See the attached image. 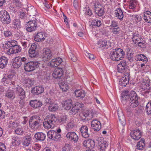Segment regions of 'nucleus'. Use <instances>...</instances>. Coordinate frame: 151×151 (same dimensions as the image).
<instances>
[{
	"mask_svg": "<svg viewBox=\"0 0 151 151\" xmlns=\"http://www.w3.org/2000/svg\"><path fill=\"white\" fill-rule=\"evenodd\" d=\"M121 100L124 104H128L126 110L132 112V109L137 107L139 104L138 97L136 92L134 91L129 92L128 91H123L122 93Z\"/></svg>",
	"mask_w": 151,
	"mask_h": 151,
	"instance_id": "1",
	"label": "nucleus"
},
{
	"mask_svg": "<svg viewBox=\"0 0 151 151\" xmlns=\"http://www.w3.org/2000/svg\"><path fill=\"white\" fill-rule=\"evenodd\" d=\"M124 55L125 53L123 50L118 48L113 49L111 51L109 56L111 60L117 61L123 58Z\"/></svg>",
	"mask_w": 151,
	"mask_h": 151,
	"instance_id": "2",
	"label": "nucleus"
},
{
	"mask_svg": "<svg viewBox=\"0 0 151 151\" xmlns=\"http://www.w3.org/2000/svg\"><path fill=\"white\" fill-rule=\"evenodd\" d=\"M56 117L52 114L48 115L44 119L43 122V127L47 129L53 128L55 124Z\"/></svg>",
	"mask_w": 151,
	"mask_h": 151,
	"instance_id": "3",
	"label": "nucleus"
},
{
	"mask_svg": "<svg viewBox=\"0 0 151 151\" xmlns=\"http://www.w3.org/2000/svg\"><path fill=\"white\" fill-rule=\"evenodd\" d=\"M42 120L39 116L36 115L31 116L29 120V125L34 130L39 129L41 126Z\"/></svg>",
	"mask_w": 151,
	"mask_h": 151,
	"instance_id": "4",
	"label": "nucleus"
},
{
	"mask_svg": "<svg viewBox=\"0 0 151 151\" xmlns=\"http://www.w3.org/2000/svg\"><path fill=\"white\" fill-rule=\"evenodd\" d=\"M24 69L27 72H31L35 70L38 65V63L37 62L30 61L24 63Z\"/></svg>",
	"mask_w": 151,
	"mask_h": 151,
	"instance_id": "5",
	"label": "nucleus"
},
{
	"mask_svg": "<svg viewBox=\"0 0 151 151\" xmlns=\"http://www.w3.org/2000/svg\"><path fill=\"white\" fill-rule=\"evenodd\" d=\"M27 60L24 57L22 58L20 56L17 57L14 59L12 65L14 68H18L22 64L24 63Z\"/></svg>",
	"mask_w": 151,
	"mask_h": 151,
	"instance_id": "6",
	"label": "nucleus"
},
{
	"mask_svg": "<svg viewBox=\"0 0 151 151\" xmlns=\"http://www.w3.org/2000/svg\"><path fill=\"white\" fill-rule=\"evenodd\" d=\"M94 10L97 15L99 17L103 16L104 13L103 6L99 2H96L94 4Z\"/></svg>",
	"mask_w": 151,
	"mask_h": 151,
	"instance_id": "7",
	"label": "nucleus"
},
{
	"mask_svg": "<svg viewBox=\"0 0 151 151\" xmlns=\"http://www.w3.org/2000/svg\"><path fill=\"white\" fill-rule=\"evenodd\" d=\"M48 137L54 141L58 140L61 138L60 134L53 130H50L47 133Z\"/></svg>",
	"mask_w": 151,
	"mask_h": 151,
	"instance_id": "8",
	"label": "nucleus"
},
{
	"mask_svg": "<svg viewBox=\"0 0 151 151\" xmlns=\"http://www.w3.org/2000/svg\"><path fill=\"white\" fill-rule=\"evenodd\" d=\"M26 30L27 31L31 32L35 30L37 27L36 22L35 20L30 21L26 24Z\"/></svg>",
	"mask_w": 151,
	"mask_h": 151,
	"instance_id": "9",
	"label": "nucleus"
},
{
	"mask_svg": "<svg viewBox=\"0 0 151 151\" xmlns=\"http://www.w3.org/2000/svg\"><path fill=\"white\" fill-rule=\"evenodd\" d=\"M66 137L74 143H77L79 139L78 135L73 132H68L66 135Z\"/></svg>",
	"mask_w": 151,
	"mask_h": 151,
	"instance_id": "10",
	"label": "nucleus"
},
{
	"mask_svg": "<svg viewBox=\"0 0 151 151\" xmlns=\"http://www.w3.org/2000/svg\"><path fill=\"white\" fill-rule=\"evenodd\" d=\"M36 48L37 45L35 44L34 43L31 45L29 50V56L30 57L35 58L38 55V53L36 51Z\"/></svg>",
	"mask_w": 151,
	"mask_h": 151,
	"instance_id": "11",
	"label": "nucleus"
},
{
	"mask_svg": "<svg viewBox=\"0 0 151 151\" xmlns=\"http://www.w3.org/2000/svg\"><path fill=\"white\" fill-rule=\"evenodd\" d=\"M144 80L143 81L142 83L141 87L142 89H144V91H145L144 93H148L150 92V80L148 79Z\"/></svg>",
	"mask_w": 151,
	"mask_h": 151,
	"instance_id": "12",
	"label": "nucleus"
},
{
	"mask_svg": "<svg viewBox=\"0 0 151 151\" xmlns=\"http://www.w3.org/2000/svg\"><path fill=\"white\" fill-rule=\"evenodd\" d=\"M83 106V104L79 103H76L75 105L73 106L71 110L70 111V113L74 115L78 113L80 110L81 108H82Z\"/></svg>",
	"mask_w": 151,
	"mask_h": 151,
	"instance_id": "13",
	"label": "nucleus"
},
{
	"mask_svg": "<svg viewBox=\"0 0 151 151\" xmlns=\"http://www.w3.org/2000/svg\"><path fill=\"white\" fill-rule=\"evenodd\" d=\"M131 136L134 139L138 140L141 137L142 133L139 129H135L131 132Z\"/></svg>",
	"mask_w": 151,
	"mask_h": 151,
	"instance_id": "14",
	"label": "nucleus"
},
{
	"mask_svg": "<svg viewBox=\"0 0 151 151\" xmlns=\"http://www.w3.org/2000/svg\"><path fill=\"white\" fill-rule=\"evenodd\" d=\"M80 130L82 137L85 138L88 137L90 134L88 132V127L86 125H82L80 129Z\"/></svg>",
	"mask_w": 151,
	"mask_h": 151,
	"instance_id": "15",
	"label": "nucleus"
},
{
	"mask_svg": "<svg viewBox=\"0 0 151 151\" xmlns=\"http://www.w3.org/2000/svg\"><path fill=\"white\" fill-rule=\"evenodd\" d=\"M62 62V59L58 57L52 60L49 63V65L51 67H57L61 64Z\"/></svg>",
	"mask_w": 151,
	"mask_h": 151,
	"instance_id": "16",
	"label": "nucleus"
},
{
	"mask_svg": "<svg viewBox=\"0 0 151 151\" xmlns=\"http://www.w3.org/2000/svg\"><path fill=\"white\" fill-rule=\"evenodd\" d=\"M15 89L17 94L20 99H24L25 98V93L22 88L18 86L16 87Z\"/></svg>",
	"mask_w": 151,
	"mask_h": 151,
	"instance_id": "17",
	"label": "nucleus"
},
{
	"mask_svg": "<svg viewBox=\"0 0 151 151\" xmlns=\"http://www.w3.org/2000/svg\"><path fill=\"white\" fill-rule=\"evenodd\" d=\"M21 50V47L17 45L13 48H10L7 51V53L8 55L16 54L20 52Z\"/></svg>",
	"mask_w": 151,
	"mask_h": 151,
	"instance_id": "18",
	"label": "nucleus"
},
{
	"mask_svg": "<svg viewBox=\"0 0 151 151\" xmlns=\"http://www.w3.org/2000/svg\"><path fill=\"white\" fill-rule=\"evenodd\" d=\"M128 67H124L117 66V70L119 73H120L124 75L125 76H130L129 70Z\"/></svg>",
	"mask_w": 151,
	"mask_h": 151,
	"instance_id": "19",
	"label": "nucleus"
},
{
	"mask_svg": "<svg viewBox=\"0 0 151 151\" xmlns=\"http://www.w3.org/2000/svg\"><path fill=\"white\" fill-rule=\"evenodd\" d=\"M91 127L94 131H98L101 128L100 122L97 120H93L91 122Z\"/></svg>",
	"mask_w": 151,
	"mask_h": 151,
	"instance_id": "20",
	"label": "nucleus"
},
{
	"mask_svg": "<svg viewBox=\"0 0 151 151\" xmlns=\"http://www.w3.org/2000/svg\"><path fill=\"white\" fill-rule=\"evenodd\" d=\"M83 144L84 147L88 148H92L95 145L94 141L91 139L85 140L83 141Z\"/></svg>",
	"mask_w": 151,
	"mask_h": 151,
	"instance_id": "21",
	"label": "nucleus"
},
{
	"mask_svg": "<svg viewBox=\"0 0 151 151\" xmlns=\"http://www.w3.org/2000/svg\"><path fill=\"white\" fill-rule=\"evenodd\" d=\"M63 74V72L62 68H57L54 70L52 75L54 78L59 79L62 76Z\"/></svg>",
	"mask_w": 151,
	"mask_h": 151,
	"instance_id": "22",
	"label": "nucleus"
},
{
	"mask_svg": "<svg viewBox=\"0 0 151 151\" xmlns=\"http://www.w3.org/2000/svg\"><path fill=\"white\" fill-rule=\"evenodd\" d=\"M14 77V75L12 74L6 76L4 77L3 78V81L4 83H7L10 85H15V82L12 81Z\"/></svg>",
	"mask_w": 151,
	"mask_h": 151,
	"instance_id": "23",
	"label": "nucleus"
},
{
	"mask_svg": "<svg viewBox=\"0 0 151 151\" xmlns=\"http://www.w3.org/2000/svg\"><path fill=\"white\" fill-rule=\"evenodd\" d=\"M44 91V88L42 86H36L31 91V92L35 95H39L42 93Z\"/></svg>",
	"mask_w": 151,
	"mask_h": 151,
	"instance_id": "24",
	"label": "nucleus"
},
{
	"mask_svg": "<svg viewBox=\"0 0 151 151\" xmlns=\"http://www.w3.org/2000/svg\"><path fill=\"white\" fill-rule=\"evenodd\" d=\"M76 121L75 119H72L70 120L66 127V129L67 131L71 129H73L77 126Z\"/></svg>",
	"mask_w": 151,
	"mask_h": 151,
	"instance_id": "25",
	"label": "nucleus"
},
{
	"mask_svg": "<svg viewBox=\"0 0 151 151\" xmlns=\"http://www.w3.org/2000/svg\"><path fill=\"white\" fill-rule=\"evenodd\" d=\"M29 105L34 108L36 109L40 107L42 105V104L40 101L32 100L30 101Z\"/></svg>",
	"mask_w": 151,
	"mask_h": 151,
	"instance_id": "26",
	"label": "nucleus"
},
{
	"mask_svg": "<svg viewBox=\"0 0 151 151\" xmlns=\"http://www.w3.org/2000/svg\"><path fill=\"white\" fill-rule=\"evenodd\" d=\"M130 77V75L128 76H124L122 78L120 81L119 82V85L123 87L126 86L129 83V78Z\"/></svg>",
	"mask_w": 151,
	"mask_h": 151,
	"instance_id": "27",
	"label": "nucleus"
},
{
	"mask_svg": "<svg viewBox=\"0 0 151 151\" xmlns=\"http://www.w3.org/2000/svg\"><path fill=\"white\" fill-rule=\"evenodd\" d=\"M52 55V54L51 50L49 49L46 48L43 53V57L45 60H48L51 58Z\"/></svg>",
	"mask_w": 151,
	"mask_h": 151,
	"instance_id": "28",
	"label": "nucleus"
},
{
	"mask_svg": "<svg viewBox=\"0 0 151 151\" xmlns=\"http://www.w3.org/2000/svg\"><path fill=\"white\" fill-rule=\"evenodd\" d=\"M135 59L137 61H142L145 63H146L148 61L147 58L143 54L136 55L135 56Z\"/></svg>",
	"mask_w": 151,
	"mask_h": 151,
	"instance_id": "29",
	"label": "nucleus"
},
{
	"mask_svg": "<svg viewBox=\"0 0 151 151\" xmlns=\"http://www.w3.org/2000/svg\"><path fill=\"white\" fill-rule=\"evenodd\" d=\"M142 39L141 35H139L137 32H135L133 33L132 40L134 43L135 44Z\"/></svg>",
	"mask_w": 151,
	"mask_h": 151,
	"instance_id": "30",
	"label": "nucleus"
},
{
	"mask_svg": "<svg viewBox=\"0 0 151 151\" xmlns=\"http://www.w3.org/2000/svg\"><path fill=\"white\" fill-rule=\"evenodd\" d=\"M72 106V101L70 99L67 100L63 102V107L64 109L66 110H69Z\"/></svg>",
	"mask_w": 151,
	"mask_h": 151,
	"instance_id": "31",
	"label": "nucleus"
},
{
	"mask_svg": "<svg viewBox=\"0 0 151 151\" xmlns=\"http://www.w3.org/2000/svg\"><path fill=\"white\" fill-rule=\"evenodd\" d=\"M8 59L6 57L2 56L0 58V68H5L8 63Z\"/></svg>",
	"mask_w": 151,
	"mask_h": 151,
	"instance_id": "32",
	"label": "nucleus"
},
{
	"mask_svg": "<svg viewBox=\"0 0 151 151\" xmlns=\"http://www.w3.org/2000/svg\"><path fill=\"white\" fill-rule=\"evenodd\" d=\"M45 37V35L42 32L38 33L35 38V40L37 42H39L42 40H44Z\"/></svg>",
	"mask_w": 151,
	"mask_h": 151,
	"instance_id": "33",
	"label": "nucleus"
},
{
	"mask_svg": "<svg viewBox=\"0 0 151 151\" xmlns=\"http://www.w3.org/2000/svg\"><path fill=\"white\" fill-rule=\"evenodd\" d=\"M5 96L8 99L13 100L15 97V93L13 90L8 89L6 91Z\"/></svg>",
	"mask_w": 151,
	"mask_h": 151,
	"instance_id": "34",
	"label": "nucleus"
},
{
	"mask_svg": "<svg viewBox=\"0 0 151 151\" xmlns=\"http://www.w3.org/2000/svg\"><path fill=\"white\" fill-rule=\"evenodd\" d=\"M116 17L121 20H123L124 14L122 10L120 8H117L115 13Z\"/></svg>",
	"mask_w": 151,
	"mask_h": 151,
	"instance_id": "35",
	"label": "nucleus"
},
{
	"mask_svg": "<svg viewBox=\"0 0 151 151\" xmlns=\"http://www.w3.org/2000/svg\"><path fill=\"white\" fill-rule=\"evenodd\" d=\"M75 96L78 99H82L85 96V92L82 90H76L74 92Z\"/></svg>",
	"mask_w": 151,
	"mask_h": 151,
	"instance_id": "36",
	"label": "nucleus"
},
{
	"mask_svg": "<svg viewBox=\"0 0 151 151\" xmlns=\"http://www.w3.org/2000/svg\"><path fill=\"white\" fill-rule=\"evenodd\" d=\"M144 19L145 21L148 23H151V13L149 11L144 13Z\"/></svg>",
	"mask_w": 151,
	"mask_h": 151,
	"instance_id": "37",
	"label": "nucleus"
},
{
	"mask_svg": "<svg viewBox=\"0 0 151 151\" xmlns=\"http://www.w3.org/2000/svg\"><path fill=\"white\" fill-rule=\"evenodd\" d=\"M99 148L101 151H104L108 146L107 143L104 141H102L100 142H99Z\"/></svg>",
	"mask_w": 151,
	"mask_h": 151,
	"instance_id": "38",
	"label": "nucleus"
},
{
	"mask_svg": "<svg viewBox=\"0 0 151 151\" xmlns=\"http://www.w3.org/2000/svg\"><path fill=\"white\" fill-rule=\"evenodd\" d=\"M35 138L37 140L43 141L46 137L45 134L42 132H37L35 135Z\"/></svg>",
	"mask_w": 151,
	"mask_h": 151,
	"instance_id": "39",
	"label": "nucleus"
},
{
	"mask_svg": "<svg viewBox=\"0 0 151 151\" xmlns=\"http://www.w3.org/2000/svg\"><path fill=\"white\" fill-rule=\"evenodd\" d=\"M28 14H30L35 16L37 14V12L36 9L32 6L28 7L27 9Z\"/></svg>",
	"mask_w": 151,
	"mask_h": 151,
	"instance_id": "40",
	"label": "nucleus"
},
{
	"mask_svg": "<svg viewBox=\"0 0 151 151\" xmlns=\"http://www.w3.org/2000/svg\"><path fill=\"white\" fill-rule=\"evenodd\" d=\"M145 147V140L142 139L138 142L136 146V148L139 150H142Z\"/></svg>",
	"mask_w": 151,
	"mask_h": 151,
	"instance_id": "41",
	"label": "nucleus"
},
{
	"mask_svg": "<svg viewBox=\"0 0 151 151\" xmlns=\"http://www.w3.org/2000/svg\"><path fill=\"white\" fill-rule=\"evenodd\" d=\"M56 119L58 120V123L60 124H63L66 123L68 120V118L67 116L64 114L60 118L58 119L56 118Z\"/></svg>",
	"mask_w": 151,
	"mask_h": 151,
	"instance_id": "42",
	"label": "nucleus"
},
{
	"mask_svg": "<svg viewBox=\"0 0 151 151\" xmlns=\"http://www.w3.org/2000/svg\"><path fill=\"white\" fill-rule=\"evenodd\" d=\"M59 86L61 89L65 91L68 89V86L66 83L64 82H60L59 83Z\"/></svg>",
	"mask_w": 151,
	"mask_h": 151,
	"instance_id": "43",
	"label": "nucleus"
},
{
	"mask_svg": "<svg viewBox=\"0 0 151 151\" xmlns=\"http://www.w3.org/2000/svg\"><path fill=\"white\" fill-rule=\"evenodd\" d=\"M12 145L15 147L18 146L20 144V140L17 137H14L13 138Z\"/></svg>",
	"mask_w": 151,
	"mask_h": 151,
	"instance_id": "44",
	"label": "nucleus"
},
{
	"mask_svg": "<svg viewBox=\"0 0 151 151\" xmlns=\"http://www.w3.org/2000/svg\"><path fill=\"white\" fill-rule=\"evenodd\" d=\"M1 20L2 22L4 24H8L10 22V18L9 14L5 16L1 19Z\"/></svg>",
	"mask_w": 151,
	"mask_h": 151,
	"instance_id": "45",
	"label": "nucleus"
},
{
	"mask_svg": "<svg viewBox=\"0 0 151 151\" xmlns=\"http://www.w3.org/2000/svg\"><path fill=\"white\" fill-rule=\"evenodd\" d=\"M145 111L148 115L151 114V100L147 104L146 106Z\"/></svg>",
	"mask_w": 151,
	"mask_h": 151,
	"instance_id": "46",
	"label": "nucleus"
},
{
	"mask_svg": "<svg viewBox=\"0 0 151 151\" xmlns=\"http://www.w3.org/2000/svg\"><path fill=\"white\" fill-rule=\"evenodd\" d=\"M31 139L28 137L24 138L23 142V145L24 146H28L30 144Z\"/></svg>",
	"mask_w": 151,
	"mask_h": 151,
	"instance_id": "47",
	"label": "nucleus"
},
{
	"mask_svg": "<svg viewBox=\"0 0 151 151\" xmlns=\"http://www.w3.org/2000/svg\"><path fill=\"white\" fill-rule=\"evenodd\" d=\"M58 108V106L57 104H50L48 109L51 111H56Z\"/></svg>",
	"mask_w": 151,
	"mask_h": 151,
	"instance_id": "48",
	"label": "nucleus"
},
{
	"mask_svg": "<svg viewBox=\"0 0 151 151\" xmlns=\"http://www.w3.org/2000/svg\"><path fill=\"white\" fill-rule=\"evenodd\" d=\"M14 129L15 133L17 135H22L24 133L23 129L21 127H18Z\"/></svg>",
	"mask_w": 151,
	"mask_h": 151,
	"instance_id": "49",
	"label": "nucleus"
},
{
	"mask_svg": "<svg viewBox=\"0 0 151 151\" xmlns=\"http://www.w3.org/2000/svg\"><path fill=\"white\" fill-rule=\"evenodd\" d=\"M137 4L135 0H132L129 5V8L130 9H134Z\"/></svg>",
	"mask_w": 151,
	"mask_h": 151,
	"instance_id": "50",
	"label": "nucleus"
},
{
	"mask_svg": "<svg viewBox=\"0 0 151 151\" xmlns=\"http://www.w3.org/2000/svg\"><path fill=\"white\" fill-rule=\"evenodd\" d=\"M107 42L106 40L99 41L98 43L99 47L101 48H104L106 46Z\"/></svg>",
	"mask_w": 151,
	"mask_h": 151,
	"instance_id": "51",
	"label": "nucleus"
},
{
	"mask_svg": "<svg viewBox=\"0 0 151 151\" xmlns=\"http://www.w3.org/2000/svg\"><path fill=\"white\" fill-rule=\"evenodd\" d=\"M135 44L138 45V46L139 47L144 48L146 46V42L144 40L141 39V40L138 41L137 44Z\"/></svg>",
	"mask_w": 151,
	"mask_h": 151,
	"instance_id": "52",
	"label": "nucleus"
},
{
	"mask_svg": "<svg viewBox=\"0 0 151 151\" xmlns=\"http://www.w3.org/2000/svg\"><path fill=\"white\" fill-rule=\"evenodd\" d=\"M19 123L17 121H14L13 122H11L10 123V127H12V128L15 129L17 127L19 126Z\"/></svg>",
	"mask_w": 151,
	"mask_h": 151,
	"instance_id": "53",
	"label": "nucleus"
},
{
	"mask_svg": "<svg viewBox=\"0 0 151 151\" xmlns=\"http://www.w3.org/2000/svg\"><path fill=\"white\" fill-rule=\"evenodd\" d=\"M92 24L93 25L99 27L101 26V23L100 21L98 19L94 20L92 22Z\"/></svg>",
	"mask_w": 151,
	"mask_h": 151,
	"instance_id": "54",
	"label": "nucleus"
},
{
	"mask_svg": "<svg viewBox=\"0 0 151 151\" xmlns=\"http://www.w3.org/2000/svg\"><path fill=\"white\" fill-rule=\"evenodd\" d=\"M85 14L87 16H91L92 14V10L89 7H86L85 9Z\"/></svg>",
	"mask_w": 151,
	"mask_h": 151,
	"instance_id": "55",
	"label": "nucleus"
},
{
	"mask_svg": "<svg viewBox=\"0 0 151 151\" xmlns=\"http://www.w3.org/2000/svg\"><path fill=\"white\" fill-rule=\"evenodd\" d=\"M4 36L6 37H9L12 36V32L9 30H6L4 31L3 32Z\"/></svg>",
	"mask_w": 151,
	"mask_h": 151,
	"instance_id": "56",
	"label": "nucleus"
},
{
	"mask_svg": "<svg viewBox=\"0 0 151 151\" xmlns=\"http://www.w3.org/2000/svg\"><path fill=\"white\" fill-rule=\"evenodd\" d=\"M23 82L24 83L27 85L28 86H30L32 83V80L29 78H26L24 80Z\"/></svg>",
	"mask_w": 151,
	"mask_h": 151,
	"instance_id": "57",
	"label": "nucleus"
},
{
	"mask_svg": "<svg viewBox=\"0 0 151 151\" xmlns=\"http://www.w3.org/2000/svg\"><path fill=\"white\" fill-rule=\"evenodd\" d=\"M88 116V113H87L85 112H83V113H81L80 114V116L81 119L82 120H85L86 117Z\"/></svg>",
	"mask_w": 151,
	"mask_h": 151,
	"instance_id": "58",
	"label": "nucleus"
},
{
	"mask_svg": "<svg viewBox=\"0 0 151 151\" xmlns=\"http://www.w3.org/2000/svg\"><path fill=\"white\" fill-rule=\"evenodd\" d=\"M21 43L22 46L24 48H26L27 46H29L30 45L29 42L28 40L22 41L21 42Z\"/></svg>",
	"mask_w": 151,
	"mask_h": 151,
	"instance_id": "59",
	"label": "nucleus"
},
{
	"mask_svg": "<svg viewBox=\"0 0 151 151\" xmlns=\"http://www.w3.org/2000/svg\"><path fill=\"white\" fill-rule=\"evenodd\" d=\"M13 23V24L17 27L19 28L21 26V22L18 19H14Z\"/></svg>",
	"mask_w": 151,
	"mask_h": 151,
	"instance_id": "60",
	"label": "nucleus"
},
{
	"mask_svg": "<svg viewBox=\"0 0 151 151\" xmlns=\"http://www.w3.org/2000/svg\"><path fill=\"white\" fill-rule=\"evenodd\" d=\"M8 14V12L5 10H2L0 11V18L1 20L2 18L4 17V15L6 16Z\"/></svg>",
	"mask_w": 151,
	"mask_h": 151,
	"instance_id": "61",
	"label": "nucleus"
},
{
	"mask_svg": "<svg viewBox=\"0 0 151 151\" xmlns=\"http://www.w3.org/2000/svg\"><path fill=\"white\" fill-rule=\"evenodd\" d=\"M128 67L127 65V63L124 60L121 61L120 62L118 65L117 66Z\"/></svg>",
	"mask_w": 151,
	"mask_h": 151,
	"instance_id": "62",
	"label": "nucleus"
},
{
	"mask_svg": "<svg viewBox=\"0 0 151 151\" xmlns=\"http://www.w3.org/2000/svg\"><path fill=\"white\" fill-rule=\"evenodd\" d=\"M71 147L68 144H65L62 148V151H70Z\"/></svg>",
	"mask_w": 151,
	"mask_h": 151,
	"instance_id": "63",
	"label": "nucleus"
},
{
	"mask_svg": "<svg viewBox=\"0 0 151 151\" xmlns=\"http://www.w3.org/2000/svg\"><path fill=\"white\" fill-rule=\"evenodd\" d=\"M111 29L112 30L113 33L116 35L118 34L120 30V28L119 27L113 28Z\"/></svg>",
	"mask_w": 151,
	"mask_h": 151,
	"instance_id": "64",
	"label": "nucleus"
}]
</instances>
